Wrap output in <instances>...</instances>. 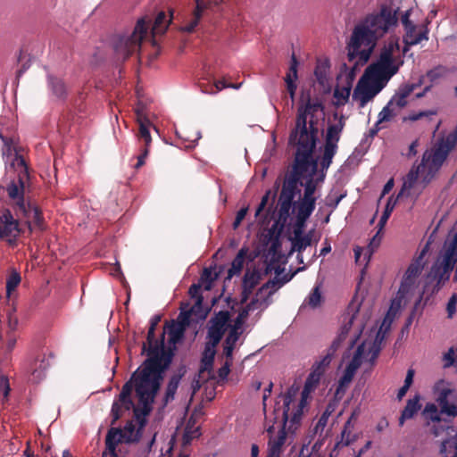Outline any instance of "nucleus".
<instances>
[{"instance_id": "nucleus-1", "label": "nucleus", "mask_w": 457, "mask_h": 457, "mask_svg": "<svg viewBox=\"0 0 457 457\" xmlns=\"http://www.w3.org/2000/svg\"><path fill=\"white\" fill-rule=\"evenodd\" d=\"M146 359L132 373L123 385L112 406L113 421L118 420L124 411L133 410L134 418L141 427L146 423V416L153 411V404L164 379L166 370L174 358V353H160L150 349Z\"/></svg>"}, {"instance_id": "nucleus-2", "label": "nucleus", "mask_w": 457, "mask_h": 457, "mask_svg": "<svg viewBox=\"0 0 457 457\" xmlns=\"http://www.w3.org/2000/svg\"><path fill=\"white\" fill-rule=\"evenodd\" d=\"M455 270L453 280L457 281V232L449 243H445L444 250L437 257L428 272L421 294L415 302L417 308L425 295L426 302L428 297L437 294L439 290L450 279L451 274Z\"/></svg>"}, {"instance_id": "nucleus-3", "label": "nucleus", "mask_w": 457, "mask_h": 457, "mask_svg": "<svg viewBox=\"0 0 457 457\" xmlns=\"http://www.w3.org/2000/svg\"><path fill=\"white\" fill-rule=\"evenodd\" d=\"M15 162L18 167L22 168V170L19 174L18 181L10 183L6 189L9 197L15 201L13 206L15 215L19 219H25L24 224L29 233H32L34 228L43 230L44 218L40 208L29 200L24 199L23 179L29 175L26 162L21 155L16 156Z\"/></svg>"}, {"instance_id": "nucleus-4", "label": "nucleus", "mask_w": 457, "mask_h": 457, "mask_svg": "<svg viewBox=\"0 0 457 457\" xmlns=\"http://www.w3.org/2000/svg\"><path fill=\"white\" fill-rule=\"evenodd\" d=\"M322 110L320 103H313L308 96L306 103L299 105L295 118V127L289 134V141H297L317 146L319 141L318 120L314 119V112Z\"/></svg>"}, {"instance_id": "nucleus-5", "label": "nucleus", "mask_w": 457, "mask_h": 457, "mask_svg": "<svg viewBox=\"0 0 457 457\" xmlns=\"http://www.w3.org/2000/svg\"><path fill=\"white\" fill-rule=\"evenodd\" d=\"M288 144L295 148V153L293 170L286 176L283 186L299 189L298 185H302L301 177L307 172L310 168L312 169V175L316 174L318 170V158H313L316 146L289 140Z\"/></svg>"}, {"instance_id": "nucleus-6", "label": "nucleus", "mask_w": 457, "mask_h": 457, "mask_svg": "<svg viewBox=\"0 0 457 457\" xmlns=\"http://www.w3.org/2000/svg\"><path fill=\"white\" fill-rule=\"evenodd\" d=\"M403 62L399 37H391L381 48L378 61L370 64L369 69L391 79L399 71Z\"/></svg>"}, {"instance_id": "nucleus-7", "label": "nucleus", "mask_w": 457, "mask_h": 457, "mask_svg": "<svg viewBox=\"0 0 457 457\" xmlns=\"http://www.w3.org/2000/svg\"><path fill=\"white\" fill-rule=\"evenodd\" d=\"M378 37L370 29L364 21L356 25L348 45V60L353 62L359 58L361 64H365L375 47Z\"/></svg>"}, {"instance_id": "nucleus-8", "label": "nucleus", "mask_w": 457, "mask_h": 457, "mask_svg": "<svg viewBox=\"0 0 457 457\" xmlns=\"http://www.w3.org/2000/svg\"><path fill=\"white\" fill-rule=\"evenodd\" d=\"M333 118L334 120H337V123L329 124L328 126L322 154L318 159V161L320 160V170L315 181L316 184L324 180L327 170L337 152L341 133L345 126V118L344 115L338 116L337 112H335Z\"/></svg>"}, {"instance_id": "nucleus-9", "label": "nucleus", "mask_w": 457, "mask_h": 457, "mask_svg": "<svg viewBox=\"0 0 457 457\" xmlns=\"http://www.w3.org/2000/svg\"><path fill=\"white\" fill-rule=\"evenodd\" d=\"M389 80L368 67L353 90V100L359 101V106L363 108L387 85Z\"/></svg>"}, {"instance_id": "nucleus-10", "label": "nucleus", "mask_w": 457, "mask_h": 457, "mask_svg": "<svg viewBox=\"0 0 457 457\" xmlns=\"http://www.w3.org/2000/svg\"><path fill=\"white\" fill-rule=\"evenodd\" d=\"M430 243L427 242L421 251L408 266L397 292V298L399 301L407 299L414 294V291L418 287V279L426 265L427 262L425 257L428 253Z\"/></svg>"}, {"instance_id": "nucleus-11", "label": "nucleus", "mask_w": 457, "mask_h": 457, "mask_svg": "<svg viewBox=\"0 0 457 457\" xmlns=\"http://www.w3.org/2000/svg\"><path fill=\"white\" fill-rule=\"evenodd\" d=\"M422 82L423 77L419 79L418 83L401 84L386 106H384L381 112L378 113L377 126L383 122L390 121L401 112V110L406 107L409 104L408 99L410 96L414 92L415 89L422 85Z\"/></svg>"}, {"instance_id": "nucleus-12", "label": "nucleus", "mask_w": 457, "mask_h": 457, "mask_svg": "<svg viewBox=\"0 0 457 457\" xmlns=\"http://www.w3.org/2000/svg\"><path fill=\"white\" fill-rule=\"evenodd\" d=\"M150 20L141 18L137 21L130 36H119L113 42L115 53L123 60L139 51L143 39L147 36Z\"/></svg>"}, {"instance_id": "nucleus-13", "label": "nucleus", "mask_w": 457, "mask_h": 457, "mask_svg": "<svg viewBox=\"0 0 457 457\" xmlns=\"http://www.w3.org/2000/svg\"><path fill=\"white\" fill-rule=\"evenodd\" d=\"M298 394V387L295 386H290L285 394H280L278 398H281L283 401L282 406H280V402H276L274 408L275 419H278V415L280 414V419L284 423H290L288 426V430H292L295 427L300 423L302 415H303V408L305 403V400L303 397L300 403L297 404L296 409H293L291 411L290 405L295 403V397Z\"/></svg>"}, {"instance_id": "nucleus-14", "label": "nucleus", "mask_w": 457, "mask_h": 457, "mask_svg": "<svg viewBox=\"0 0 457 457\" xmlns=\"http://www.w3.org/2000/svg\"><path fill=\"white\" fill-rule=\"evenodd\" d=\"M397 11L398 9L395 10L384 4L379 12L366 16L363 21L379 39L397 26L399 20Z\"/></svg>"}, {"instance_id": "nucleus-15", "label": "nucleus", "mask_w": 457, "mask_h": 457, "mask_svg": "<svg viewBox=\"0 0 457 457\" xmlns=\"http://www.w3.org/2000/svg\"><path fill=\"white\" fill-rule=\"evenodd\" d=\"M433 392L441 412L449 417H457V388L452 383L440 379L434 385Z\"/></svg>"}, {"instance_id": "nucleus-16", "label": "nucleus", "mask_w": 457, "mask_h": 457, "mask_svg": "<svg viewBox=\"0 0 457 457\" xmlns=\"http://www.w3.org/2000/svg\"><path fill=\"white\" fill-rule=\"evenodd\" d=\"M224 0L212 1V0H195V6L191 12L185 14L182 18V26L180 30L187 33H192L195 30L198 26L203 13L205 10L212 8V6H218L220 3H223Z\"/></svg>"}, {"instance_id": "nucleus-17", "label": "nucleus", "mask_w": 457, "mask_h": 457, "mask_svg": "<svg viewBox=\"0 0 457 457\" xmlns=\"http://www.w3.org/2000/svg\"><path fill=\"white\" fill-rule=\"evenodd\" d=\"M230 313L228 311H220L210 319L206 338L212 345L213 344L214 345H219L228 327Z\"/></svg>"}, {"instance_id": "nucleus-18", "label": "nucleus", "mask_w": 457, "mask_h": 457, "mask_svg": "<svg viewBox=\"0 0 457 457\" xmlns=\"http://www.w3.org/2000/svg\"><path fill=\"white\" fill-rule=\"evenodd\" d=\"M300 189L282 186L278 197L279 209L278 220H276L274 227L279 226L280 229H283L290 216V210L294 204V199L296 195L300 194Z\"/></svg>"}, {"instance_id": "nucleus-19", "label": "nucleus", "mask_w": 457, "mask_h": 457, "mask_svg": "<svg viewBox=\"0 0 457 457\" xmlns=\"http://www.w3.org/2000/svg\"><path fill=\"white\" fill-rule=\"evenodd\" d=\"M445 152H443L439 148L434 150H427L422 156L421 167L425 169L426 174H424L423 181L428 183L434 175L439 170L442 164L447 158Z\"/></svg>"}, {"instance_id": "nucleus-20", "label": "nucleus", "mask_w": 457, "mask_h": 457, "mask_svg": "<svg viewBox=\"0 0 457 457\" xmlns=\"http://www.w3.org/2000/svg\"><path fill=\"white\" fill-rule=\"evenodd\" d=\"M445 434L446 437L442 440L440 455L442 457H457V430L453 426H436L433 435L439 436Z\"/></svg>"}, {"instance_id": "nucleus-21", "label": "nucleus", "mask_w": 457, "mask_h": 457, "mask_svg": "<svg viewBox=\"0 0 457 457\" xmlns=\"http://www.w3.org/2000/svg\"><path fill=\"white\" fill-rule=\"evenodd\" d=\"M22 232L18 220L14 219L11 211L4 210L0 215V238L12 244Z\"/></svg>"}, {"instance_id": "nucleus-22", "label": "nucleus", "mask_w": 457, "mask_h": 457, "mask_svg": "<svg viewBox=\"0 0 457 457\" xmlns=\"http://www.w3.org/2000/svg\"><path fill=\"white\" fill-rule=\"evenodd\" d=\"M161 321L160 315H154L152 317L150 320V326L147 332L146 342L143 344L142 346V353H148L150 349L157 348L160 353H174V348H171L170 345L166 346L164 343L165 332L163 331L161 335L160 339L155 338V328Z\"/></svg>"}, {"instance_id": "nucleus-23", "label": "nucleus", "mask_w": 457, "mask_h": 457, "mask_svg": "<svg viewBox=\"0 0 457 457\" xmlns=\"http://www.w3.org/2000/svg\"><path fill=\"white\" fill-rule=\"evenodd\" d=\"M411 9L405 11L401 15V22L403 24L404 29V38L413 39L419 37V36L424 32H426V38L424 40L428 39V29L427 24L416 25L411 20Z\"/></svg>"}, {"instance_id": "nucleus-24", "label": "nucleus", "mask_w": 457, "mask_h": 457, "mask_svg": "<svg viewBox=\"0 0 457 457\" xmlns=\"http://www.w3.org/2000/svg\"><path fill=\"white\" fill-rule=\"evenodd\" d=\"M186 372V367L180 366L177 372L170 378L164 391L163 397L162 399V408H165L170 402L174 400L180 380Z\"/></svg>"}, {"instance_id": "nucleus-25", "label": "nucleus", "mask_w": 457, "mask_h": 457, "mask_svg": "<svg viewBox=\"0 0 457 457\" xmlns=\"http://www.w3.org/2000/svg\"><path fill=\"white\" fill-rule=\"evenodd\" d=\"M363 354V346L359 345L350 361V362L346 365L345 370L344 371L343 376L340 378L339 385L340 386H347L353 380L356 370L361 365V358Z\"/></svg>"}, {"instance_id": "nucleus-26", "label": "nucleus", "mask_w": 457, "mask_h": 457, "mask_svg": "<svg viewBox=\"0 0 457 457\" xmlns=\"http://www.w3.org/2000/svg\"><path fill=\"white\" fill-rule=\"evenodd\" d=\"M45 354H38L31 361L27 367V372L29 373V380L33 383H38L45 377V372L48 367Z\"/></svg>"}, {"instance_id": "nucleus-27", "label": "nucleus", "mask_w": 457, "mask_h": 457, "mask_svg": "<svg viewBox=\"0 0 457 457\" xmlns=\"http://www.w3.org/2000/svg\"><path fill=\"white\" fill-rule=\"evenodd\" d=\"M289 278H274L272 279L268 280L264 283L256 292L257 296L263 297L262 301L264 302L265 307H267L270 303L269 301L270 297L283 285L287 283Z\"/></svg>"}, {"instance_id": "nucleus-28", "label": "nucleus", "mask_w": 457, "mask_h": 457, "mask_svg": "<svg viewBox=\"0 0 457 457\" xmlns=\"http://www.w3.org/2000/svg\"><path fill=\"white\" fill-rule=\"evenodd\" d=\"M280 422H281V427H280L279 430L278 431V434L276 436H273V432H274L273 426H270L267 429V433L270 436L269 442H268V447L283 453L284 448H285V444L287 441V433L286 430V427H287V423H284V421H282L281 420H280Z\"/></svg>"}, {"instance_id": "nucleus-29", "label": "nucleus", "mask_w": 457, "mask_h": 457, "mask_svg": "<svg viewBox=\"0 0 457 457\" xmlns=\"http://www.w3.org/2000/svg\"><path fill=\"white\" fill-rule=\"evenodd\" d=\"M168 12L169 15H167L163 11L158 12L151 29V34L153 37L164 34L169 25L171 23L174 18V11L173 9H169Z\"/></svg>"}, {"instance_id": "nucleus-30", "label": "nucleus", "mask_w": 457, "mask_h": 457, "mask_svg": "<svg viewBox=\"0 0 457 457\" xmlns=\"http://www.w3.org/2000/svg\"><path fill=\"white\" fill-rule=\"evenodd\" d=\"M443 413L441 412V409L438 410V407L432 403H428L426 404L423 411L422 416L427 420L428 425H429V421H432L434 424L431 427V433L433 434L434 427L436 426H450L445 420H442L441 415Z\"/></svg>"}, {"instance_id": "nucleus-31", "label": "nucleus", "mask_w": 457, "mask_h": 457, "mask_svg": "<svg viewBox=\"0 0 457 457\" xmlns=\"http://www.w3.org/2000/svg\"><path fill=\"white\" fill-rule=\"evenodd\" d=\"M217 345H212L211 342L207 341L204 345V350L202 354L201 363L199 368V376L204 372L210 373L212 370L214 357L216 354Z\"/></svg>"}, {"instance_id": "nucleus-32", "label": "nucleus", "mask_w": 457, "mask_h": 457, "mask_svg": "<svg viewBox=\"0 0 457 457\" xmlns=\"http://www.w3.org/2000/svg\"><path fill=\"white\" fill-rule=\"evenodd\" d=\"M121 442H124V439L120 436V429L111 428L105 437V450L104 453H107L108 457H117L116 447Z\"/></svg>"}, {"instance_id": "nucleus-33", "label": "nucleus", "mask_w": 457, "mask_h": 457, "mask_svg": "<svg viewBox=\"0 0 457 457\" xmlns=\"http://www.w3.org/2000/svg\"><path fill=\"white\" fill-rule=\"evenodd\" d=\"M137 120L139 125L138 139L143 140L144 147H149L152 143V137L149 131L150 120L138 110L137 111Z\"/></svg>"}, {"instance_id": "nucleus-34", "label": "nucleus", "mask_w": 457, "mask_h": 457, "mask_svg": "<svg viewBox=\"0 0 457 457\" xmlns=\"http://www.w3.org/2000/svg\"><path fill=\"white\" fill-rule=\"evenodd\" d=\"M312 231H309L307 234H299V230L294 231V237L291 238L292 247L290 253L297 252L302 253L303 251L312 245Z\"/></svg>"}, {"instance_id": "nucleus-35", "label": "nucleus", "mask_w": 457, "mask_h": 457, "mask_svg": "<svg viewBox=\"0 0 457 457\" xmlns=\"http://www.w3.org/2000/svg\"><path fill=\"white\" fill-rule=\"evenodd\" d=\"M420 407L421 405L420 404L419 395H415L413 398L409 399L399 418V426L403 427L406 420L413 418V416L420 411Z\"/></svg>"}, {"instance_id": "nucleus-36", "label": "nucleus", "mask_w": 457, "mask_h": 457, "mask_svg": "<svg viewBox=\"0 0 457 457\" xmlns=\"http://www.w3.org/2000/svg\"><path fill=\"white\" fill-rule=\"evenodd\" d=\"M138 424H140L138 422ZM145 427L139 425V428L136 429L133 421H128L124 426L123 429H120V436L123 437L126 443H136L138 442L141 437L140 430Z\"/></svg>"}, {"instance_id": "nucleus-37", "label": "nucleus", "mask_w": 457, "mask_h": 457, "mask_svg": "<svg viewBox=\"0 0 457 457\" xmlns=\"http://www.w3.org/2000/svg\"><path fill=\"white\" fill-rule=\"evenodd\" d=\"M246 253L247 250L245 248H242L238 251L231 262V267L228 270L227 279H231L234 276L240 274L244 267Z\"/></svg>"}, {"instance_id": "nucleus-38", "label": "nucleus", "mask_w": 457, "mask_h": 457, "mask_svg": "<svg viewBox=\"0 0 457 457\" xmlns=\"http://www.w3.org/2000/svg\"><path fill=\"white\" fill-rule=\"evenodd\" d=\"M351 85L345 84L343 86H337L333 92V97L336 99L334 105L337 107L345 105L351 95Z\"/></svg>"}, {"instance_id": "nucleus-39", "label": "nucleus", "mask_w": 457, "mask_h": 457, "mask_svg": "<svg viewBox=\"0 0 457 457\" xmlns=\"http://www.w3.org/2000/svg\"><path fill=\"white\" fill-rule=\"evenodd\" d=\"M262 279V274L257 269L247 270L243 277L242 287H248L253 290Z\"/></svg>"}, {"instance_id": "nucleus-40", "label": "nucleus", "mask_w": 457, "mask_h": 457, "mask_svg": "<svg viewBox=\"0 0 457 457\" xmlns=\"http://www.w3.org/2000/svg\"><path fill=\"white\" fill-rule=\"evenodd\" d=\"M426 174L425 169H422L420 163L417 167H413L407 174L406 179L403 182V188L398 194V197L403 194L405 189H411L416 183L420 174Z\"/></svg>"}, {"instance_id": "nucleus-41", "label": "nucleus", "mask_w": 457, "mask_h": 457, "mask_svg": "<svg viewBox=\"0 0 457 457\" xmlns=\"http://www.w3.org/2000/svg\"><path fill=\"white\" fill-rule=\"evenodd\" d=\"M186 328L183 325L174 321L169 327V344L173 345V346H170L171 348H176L175 345L183 338Z\"/></svg>"}, {"instance_id": "nucleus-42", "label": "nucleus", "mask_w": 457, "mask_h": 457, "mask_svg": "<svg viewBox=\"0 0 457 457\" xmlns=\"http://www.w3.org/2000/svg\"><path fill=\"white\" fill-rule=\"evenodd\" d=\"M354 417V413L351 415V417L346 420L344 426V429L341 433V443L344 445H350L356 440L355 436H352V430L353 429V419Z\"/></svg>"}, {"instance_id": "nucleus-43", "label": "nucleus", "mask_w": 457, "mask_h": 457, "mask_svg": "<svg viewBox=\"0 0 457 457\" xmlns=\"http://www.w3.org/2000/svg\"><path fill=\"white\" fill-rule=\"evenodd\" d=\"M49 86L52 92L59 98H63L66 96V87L64 82L58 78L49 76Z\"/></svg>"}, {"instance_id": "nucleus-44", "label": "nucleus", "mask_w": 457, "mask_h": 457, "mask_svg": "<svg viewBox=\"0 0 457 457\" xmlns=\"http://www.w3.org/2000/svg\"><path fill=\"white\" fill-rule=\"evenodd\" d=\"M457 142V131L449 134L446 137L440 140L436 148H439L448 155Z\"/></svg>"}, {"instance_id": "nucleus-45", "label": "nucleus", "mask_w": 457, "mask_h": 457, "mask_svg": "<svg viewBox=\"0 0 457 457\" xmlns=\"http://www.w3.org/2000/svg\"><path fill=\"white\" fill-rule=\"evenodd\" d=\"M217 274L213 275L210 268H204L199 280V284L205 289L211 290L212 282L216 279Z\"/></svg>"}, {"instance_id": "nucleus-46", "label": "nucleus", "mask_w": 457, "mask_h": 457, "mask_svg": "<svg viewBox=\"0 0 457 457\" xmlns=\"http://www.w3.org/2000/svg\"><path fill=\"white\" fill-rule=\"evenodd\" d=\"M449 73V69L443 65H437L436 67L429 70L426 73V77L429 79L431 83L436 82L439 79L445 77Z\"/></svg>"}, {"instance_id": "nucleus-47", "label": "nucleus", "mask_w": 457, "mask_h": 457, "mask_svg": "<svg viewBox=\"0 0 457 457\" xmlns=\"http://www.w3.org/2000/svg\"><path fill=\"white\" fill-rule=\"evenodd\" d=\"M229 87H234V88L239 87V86H237V85H228L223 80H218L212 86H205L204 84L200 85L201 90L204 93H209V94H215V93L220 91L221 89Z\"/></svg>"}, {"instance_id": "nucleus-48", "label": "nucleus", "mask_w": 457, "mask_h": 457, "mask_svg": "<svg viewBox=\"0 0 457 457\" xmlns=\"http://www.w3.org/2000/svg\"><path fill=\"white\" fill-rule=\"evenodd\" d=\"M328 71L329 65L327 62L317 63L314 70V75L320 84L323 85L326 82Z\"/></svg>"}, {"instance_id": "nucleus-49", "label": "nucleus", "mask_w": 457, "mask_h": 457, "mask_svg": "<svg viewBox=\"0 0 457 457\" xmlns=\"http://www.w3.org/2000/svg\"><path fill=\"white\" fill-rule=\"evenodd\" d=\"M17 337L15 333H4V329H0V342L5 344L7 353H11L15 345Z\"/></svg>"}, {"instance_id": "nucleus-50", "label": "nucleus", "mask_w": 457, "mask_h": 457, "mask_svg": "<svg viewBox=\"0 0 457 457\" xmlns=\"http://www.w3.org/2000/svg\"><path fill=\"white\" fill-rule=\"evenodd\" d=\"M298 64H299L298 60H297L295 54H293L291 56L288 71L284 79L285 82L288 81V78L291 79V81H294V82H295L297 80V79H298V71H297Z\"/></svg>"}, {"instance_id": "nucleus-51", "label": "nucleus", "mask_w": 457, "mask_h": 457, "mask_svg": "<svg viewBox=\"0 0 457 457\" xmlns=\"http://www.w3.org/2000/svg\"><path fill=\"white\" fill-rule=\"evenodd\" d=\"M322 300L320 289L319 286L314 287L311 294L305 299V303L312 308H317L320 306Z\"/></svg>"}, {"instance_id": "nucleus-52", "label": "nucleus", "mask_w": 457, "mask_h": 457, "mask_svg": "<svg viewBox=\"0 0 457 457\" xmlns=\"http://www.w3.org/2000/svg\"><path fill=\"white\" fill-rule=\"evenodd\" d=\"M196 309L195 306H192L189 309H186V307L181 306V311L178 316V321L176 323L179 325H183V327L187 328L189 326L190 323V318L192 314L195 312V310Z\"/></svg>"}, {"instance_id": "nucleus-53", "label": "nucleus", "mask_w": 457, "mask_h": 457, "mask_svg": "<svg viewBox=\"0 0 457 457\" xmlns=\"http://www.w3.org/2000/svg\"><path fill=\"white\" fill-rule=\"evenodd\" d=\"M332 411H333V409L331 408V405L328 404L327 406L326 410L324 411V412L320 417L316 426L314 427V429H313L314 434H317L319 432L321 433L324 430L325 427L327 426L328 420Z\"/></svg>"}, {"instance_id": "nucleus-54", "label": "nucleus", "mask_w": 457, "mask_h": 457, "mask_svg": "<svg viewBox=\"0 0 457 457\" xmlns=\"http://www.w3.org/2000/svg\"><path fill=\"white\" fill-rule=\"evenodd\" d=\"M201 287L202 286L198 284H193L189 287L188 294L191 296V298H194L195 300V303L194 306L196 308H201L204 301V297L201 294Z\"/></svg>"}, {"instance_id": "nucleus-55", "label": "nucleus", "mask_w": 457, "mask_h": 457, "mask_svg": "<svg viewBox=\"0 0 457 457\" xmlns=\"http://www.w3.org/2000/svg\"><path fill=\"white\" fill-rule=\"evenodd\" d=\"M322 374L323 373L313 368V370L310 373L305 381L303 393L315 386L320 382Z\"/></svg>"}, {"instance_id": "nucleus-56", "label": "nucleus", "mask_w": 457, "mask_h": 457, "mask_svg": "<svg viewBox=\"0 0 457 457\" xmlns=\"http://www.w3.org/2000/svg\"><path fill=\"white\" fill-rule=\"evenodd\" d=\"M295 209L296 214L305 216V218H309L312 215V212L314 211L315 205L300 201L295 205Z\"/></svg>"}, {"instance_id": "nucleus-57", "label": "nucleus", "mask_w": 457, "mask_h": 457, "mask_svg": "<svg viewBox=\"0 0 457 457\" xmlns=\"http://www.w3.org/2000/svg\"><path fill=\"white\" fill-rule=\"evenodd\" d=\"M424 38H426V32L420 34L419 36V37H416L413 39H409V38L403 37V40L404 46H403V49H401V54H403V59L404 58V55L410 50V47L411 46H416V45L420 44L421 41L424 40Z\"/></svg>"}, {"instance_id": "nucleus-58", "label": "nucleus", "mask_w": 457, "mask_h": 457, "mask_svg": "<svg viewBox=\"0 0 457 457\" xmlns=\"http://www.w3.org/2000/svg\"><path fill=\"white\" fill-rule=\"evenodd\" d=\"M436 111H433V110H428V111H420L419 112H413V113H411L409 116L407 117H404L403 119V121H407V120H410V121H417L422 118H425V117H430V116H433V115H436Z\"/></svg>"}, {"instance_id": "nucleus-59", "label": "nucleus", "mask_w": 457, "mask_h": 457, "mask_svg": "<svg viewBox=\"0 0 457 457\" xmlns=\"http://www.w3.org/2000/svg\"><path fill=\"white\" fill-rule=\"evenodd\" d=\"M21 283V276L17 272L12 273L6 281V291L10 295Z\"/></svg>"}, {"instance_id": "nucleus-60", "label": "nucleus", "mask_w": 457, "mask_h": 457, "mask_svg": "<svg viewBox=\"0 0 457 457\" xmlns=\"http://www.w3.org/2000/svg\"><path fill=\"white\" fill-rule=\"evenodd\" d=\"M18 326V319L12 313L9 312L7 316V323L1 328L4 329V333H15Z\"/></svg>"}, {"instance_id": "nucleus-61", "label": "nucleus", "mask_w": 457, "mask_h": 457, "mask_svg": "<svg viewBox=\"0 0 457 457\" xmlns=\"http://www.w3.org/2000/svg\"><path fill=\"white\" fill-rule=\"evenodd\" d=\"M355 318V313L352 314L351 316L348 317L347 320L346 319H345V323L343 324V326L341 327L340 328V333H339V337L341 338H344L345 339L352 326H353V320Z\"/></svg>"}, {"instance_id": "nucleus-62", "label": "nucleus", "mask_w": 457, "mask_h": 457, "mask_svg": "<svg viewBox=\"0 0 457 457\" xmlns=\"http://www.w3.org/2000/svg\"><path fill=\"white\" fill-rule=\"evenodd\" d=\"M393 209L394 204H391V202L388 201L378 224V226L380 227V229H383V228L385 227L386 223L387 222V220L389 219L393 212Z\"/></svg>"}, {"instance_id": "nucleus-63", "label": "nucleus", "mask_w": 457, "mask_h": 457, "mask_svg": "<svg viewBox=\"0 0 457 457\" xmlns=\"http://www.w3.org/2000/svg\"><path fill=\"white\" fill-rule=\"evenodd\" d=\"M241 331L239 329H236L235 328L231 327L224 343H226V345L236 346V344L239 339Z\"/></svg>"}, {"instance_id": "nucleus-64", "label": "nucleus", "mask_w": 457, "mask_h": 457, "mask_svg": "<svg viewBox=\"0 0 457 457\" xmlns=\"http://www.w3.org/2000/svg\"><path fill=\"white\" fill-rule=\"evenodd\" d=\"M332 354L330 353H327V354L323 357V359L313 365V368L317 370L324 373L326 367H328L332 360Z\"/></svg>"}]
</instances>
